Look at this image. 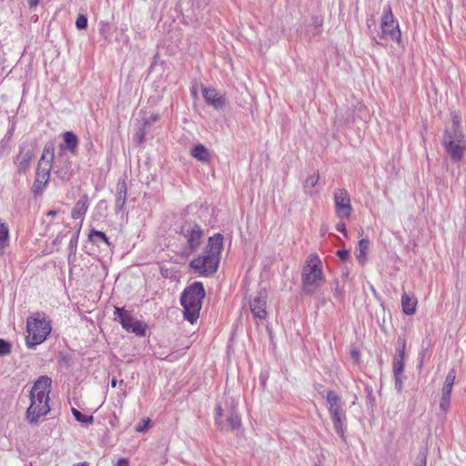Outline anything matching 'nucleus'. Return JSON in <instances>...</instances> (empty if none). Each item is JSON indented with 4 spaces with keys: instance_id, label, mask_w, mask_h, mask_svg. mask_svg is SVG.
Segmentation results:
<instances>
[{
    "instance_id": "obj_1",
    "label": "nucleus",
    "mask_w": 466,
    "mask_h": 466,
    "mask_svg": "<svg viewBox=\"0 0 466 466\" xmlns=\"http://www.w3.org/2000/svg\"><path fill=\"white\" fill-rule=\"evenodd\" d=\"M223 244L224 237L220 233L209 237L204 252L191 260L189 267L201 276H212L218 268Z\"/></svg>"
},
{
    "instance_id": "obj_2",
    "label": "nucleus",
    "mask_w": 466,
    "mask_h": 466,
    "mask_svg": "<svg viewBox=\"0 0 466 466\" xmlns=\"http://www.w3.org/2000/svg\"><path fill=\"white\" fill-rule=\"evenodd\" d=\"M205 296L206 291L204 285L200 281L193 282L181 293L180 304L184 309V319L191 324H194L199 318V312L202 308Z\"/></svg>"
},
{
    "instance_id": "obj_3",
    "label": "nucleus",
    "mask_w": 466,
    "mask_h": 466,
    "mask_svg": "<svg viewBox=\"0 0 466 466\" xmlns=\"http://www.w3.org/2000/svg\"><path fill=\"white\" fill-rule=\"evenodd\" d=\"M324 279L322 262L319 257L315 253L310 254L307 258L301 272L303 292L307 295L315 293L324 281Z\"/></svg>"
},
{
    "instance_id": "obj_4",
    "label": "nucleus",
    "mask_w": 466,
    "mask_h": 466,
    "mask_svg": "<svg viewBox=\"0 0 466 466\" xmlns=\"http://www.w3.org/2000/svg\"><path fill=\"white\" fill-rule=\"evenodd\" d=\"M52 329L51 321L47 319L43 312H35L29 316L26 319L25 343L27 348L35 349V347L43 343Z\"/></svg>"
},
{
    "instance_id": "obj_5",
    "label": "nucleus",
    "mask_w": 466,
    "mask_h": 466,
    "mask_svg": "<svg viewBox=\"0 0 466 466\" xmlns=\"http://www.w3.org/2000/svg\"><path fill=\"white\" fill-rule=\"evenodd\" d=\"M329 404V412L333 427L339 438L346 441L345 431L347 429V416L344 403L340 397L334 391L329 390L326 396Z\"/></svg>"
},
{
    "instance_id": "obj_6",
    "label": "nucleus",
    "mask_w": 466,
    "mask_h": 466,
    "mask_svg": "<svg viewBox=\"0 0 466 466\" xmlns=\"http://www.w3.org/2000/svg\"><path fill=\"white\" fill-rule=\"evenodd\" d=\"M443 147L453 162H459L466 150V140L462 131L445 130Z\"/></svg>"
},
{
    "instance_id": "obj_7",
    "label": "nucleus",
    "mask_w": 466,
    "mask_h": 466,
    "mask_svg": "<svg viewBox=\"0 0 466 466\" xmlns=\"http://www.w3.org/2000/svg\"><path fill=\"white\" fill-rule=\"evenodd\" d=\"M180 234L186 240L183 254L190 255L200 247L204 237V230L197 223L187 222L182 226Z\"/></svg>"
},
{
    "instance_id": "obj_8",
    "label": "nucleus",
    "mask_w": 466,
    "mask_h": 466,
    "mask_svg": "<svg viewBox=\"0 0 466 466\" xmlns=\"http://www.w3.org/2000/svg\"><path fill=\"white\" fill-rule=\"evenodd\" d=\"M30 406L25 411V419L31 425H36L39 419L46 416L50 411L49 397L45 398L42 393L39 396H35V393L29 394Z\"/></svg>"
},
{
    "instance_id": "obj_9",
    "label": "nucleus",
    "mask_w": 466,
    "mask_h": 466,
    "mask_svg": "<svg viewBox=\"0 0 466 466\" xmlns=\"http://www.w3.org/2000/svg\"><path fill=\"white\" fill-rule=\"evenodd\" d=\"M114 315L127 332H132L138 337L146 336L147 325L136 319L124 308L115 307Z\"/></svg>"
},
{
    "instance_id": "obj_10",
    "label": "nucleus",
    "mask_w": 466,
    "mask_h": 466,
    "mask_svg": "<svg viewBox=\"0 0 466 466\" xmlns=\"http://www.w3.org/2000/svg\"><path fill=\"white\" fill-rule=\"evenodd\" d=\"M390 37L391 40L400 43L401 33L399 26V22L394 19L391 7L390 5H386L383 9L381 17V35L380 38Z\"/></svg>"
},
{
    "instance_id": "obj_11",
    "label": "nucleus",
    "mask_w": 466,
    "mask_h": 466,
    "mask_svg": "<svg viewBox=\"0 0 466 466\" xmlns=\"http://www.w3.org/2000/svg\"><path fill=\"white\" fill-rule=\"evenodd\" d=\"M51 167L52 165L50 161H46L45 157L41 156L37 164L35 181L32 186V192L35 196L42 195L44 192L50 178Z\"/></svg>"
},
{
    "instance_id": "obj_12",
    "label": "nucleus",
    "mask_w": 466,
    "mask_h": 466,
    "mask_svg": "<svg viewBox=\"0 0 466 466\" xmlns=\"http://www.w3.org/2000/svg\"><path fill=\"white\" fill-rule=\"evenodd\" d=\"M335 212L340 219L349 218L352 212L350 196L344 188L336 189L334 192Z\"/></svg>"
},
{
    "instance_id": "obj_13",
    "label": "nucleus",
    "mask_w": 466,
    "mask_h": 466,
    "mask_svg": "<svg viewBox=\"0 0 466 466\" xmlns=\"http://www.w3.org/2000/svg\"><path fill=\"white\" fill-rule=\"evenodd\" d=\"M215 421L220 431H226L237 430L241 425L239 416L234 411H231L226 416V419H224L223 409L221 405H217L215 408Z\"/></svg>"
},
{
    "instance_id": "obj_14",
    "label": "nucleus",
    "mask_w": 466,
    "mask_h": 466,
    "mask_svg": "<svg viewBox=\"0 0 466 466\" xmlns=\"http://www.w3.org/2000/svg\"><path fill=\"white\" fill-rule=\"evenodd\" d=\"M268 294L265 289L258 291L257 295L250 299V310L254 318L258 319H265L268 312L266 310Z\"/></svg>"
},
{
    "instance_id": "obj_15",
    "label": "nucleus",
    "mask_w": 466,
    "mask_h": 466,
    "mask_svg": "<svg viewBox=\"0 0 466 466\" xmlns=\"http://www.w3.org/2000/svg\"><path fill=\"white\" fill-rule=\"evenodd\" d=\"M33 157L34 150L29 145L23 144L20 146L19 154L15 161L17 173L25 174L30 167Z\"/></svg>"
},
{
    "instance_id": "obj_16",
    "label": "nucleus",
    "mask_w": 466,
    "mask_h": 466,
    "mask_svg": "<svg viewBox=\"0 0 466 466\" xmlns=\"http://www.w3.org/2000/svg\"><path fill=\"white\" fill-rule=\"evenodd\" d=\"M397 343L398 348L392 361V371L393 373L400 374L404 372L406 341L402 338H398Z\"/></svg>"
},
{
    "instance_id": "obj_17",
    "label": "nucleus",
    "mask_w": 466,
    "mask_h": 466,
    "mask_svg": "<svg viewBox=\"0 0 466 466\" xmlns=\"http://www.w3.org/2000/svg\"><path fill=\"white\" fill-rule=\"evenodd\" d=\"M127 194V177H120L116 186L115 210L119 213L124 210Z\"/></svg>"
},
{
    "instance_id": "obj_18",
    "label": "nucleus",
    "mask_w": 466,
    "mask_h": 466,
    "mask_svg": "<svg viewBox=\"0 0 466 466\" xmlns=\"http://www.w3.org/2000/svg\"><path fill=\"white\" fill-rule=\"evenodd\" d=\"M203 97L206 103L216 109H222L226 106V98L212 87H203Z\"/></svg>"
},
{
    "instance_id": "obj_19",
    "label": "nucleus",
    "mask_w": 466,
    "mask_h": 466,
    "mask_svg": "<svg viewBox=\"0 0 466 466\" xmlns=\"http://www.w3.org/2000/svg\"><path fill=\"white\" fill-rule=\"evenodd\" d=\"M63 143L59 145L60 151L67 150L72 155H76L79 139L77 136L72 131H66L62 135Z\"/></svg>"
},
{
    "instance_id": "obj_20",
    "label": "nucleus",
    "mask_w": 466,
    "mask_h": 466,
    "mask_svg": "<svg viewBox=\"0 0 466 466\" xmlns=\"http://www.w3.org/2000/svg\"><path fill=\"white\" fill-rule=\"evenodd\" d=\"M51 384L52 380L49 377L40 376L34 383L30 394L35 393V396H39L43 393L45 398H47L49 397Z\"/></svg>"
},
{
    "instance_id": "obj_21",
    "label": "nucleus",
    "mask_w": 466,
    "mask_h": 466,
    "mask_svg": "<svg viewBox=\"0 0 466 466\" xmlns=\"http://www.w3.org/2000/svg\"><path fill=\"white\" fill-rule=\"evenodd\" d=\"M88 208V196L84 194L80 199L76 203L72 209L71 216L74 219H78L84 217Z\"/></svg>"
},
{
    "instance_id": "obj_22",
    "label": "nucleus",
    "mask_w": 466,
    "mask_h": 466,
    "mask_svg": "<svg viewBox=\"0 0 466 466\" xmlns=\"http://www.w3.org/2000/svg\"><path fill=\"white\" fill-rule=\"evenodd\" d=\"M190 155L202 163H208L211 159L208 149L202 144L194 146L190 150Z\"/></svg>"
},
{
    "instance_id": "obj_23",
    "label": "nucleus",
    "mask_w": 466,
    "mask_h": 466,
    "mask_svg": "<svg viewBox=\"0 0 466 466\" xmlns=\"http://www.w3.org/2000/svg\"><path fill=\"white\" fill-rule=\"evenodd\" d=\"M401 306L406 315H413L416 311L417 299L404 292L401 296Z\"/></svg>"
},
{
    "instance_id": "obj_24",
    "label": "nucleus",
    "mask_w": 466,
    "mask_h": 466,
    "mask_svg": "<svg viewBox=\"0 0 466 466\" xmlns=\"http://www.w3.org/2000/svg\"><path fill=\"white\" fill-rule=\"evenodd\" d=\"M88 238L94 244H97L99 241H102L106 243L107 246H110L108 238L104 232L100 230L92 228L89 232Z\"/></svg>"
},
{
    "instance_id": "obj_25",
    "label": "nucleus",
    "mask_w": 466,
    "mask_h": 466,
    "mask_svg": "<svg viewBox=\"0 0 466 466\" xmlns=\"http://www.w3.org/2000/svg\"><path fill=\"white\" fill-rule=\"evenodd\" d=\"M55 173L62 179L68 180L71 176V164L66 161L62 167L55 165Z\"/></svg>"
},
{
    "instance_id": "obj_26",
    "label": "nucleus",
    "mask_w": 466,
    "mask_h": 466,
    "mask_svg": "<svg viewBox=\"0 0 466 466\" xmlns=\"http://www.w3.org/2000/svg\"><path fill=\"white\" fill-rule=\"evenodd\" d=\"M451 390H452V389L448 388V387L442 388L441 399V402H440V409L443 412H446L450 407Z\"/></svg>"
},
{
    "instance_id": "obj_27",
    "label": "nucleus",
    "mask_w": 466,
    "mask_h": 466,
    "mask_svg": "<svg viewBox=\"0 0 466 466\" xmlns=\"http://www.w3.org/2000/svg\"><path fill=\"white\" fill-rule=\"evenodd\" d=\"M71 412L74 416V418L82 424H92L94 421V416L93 415H86L82 413L80 410H78L76 408L71 409Z\"/></svg>"
},
{
    "instance_id": "obj_28",
    "label": "nucleus",
    "mask_w": 466,
    "mask_h": 466,
    "mask_svg": "<svg viewBox=\"0 0 466 466\" xmlns=\"http://www.w3.org/2000/svg\"><path fill=\"white\" fill-rule=\"evenodd\" d=\"M331 292L335 299L339 302L343 301L345 297V292L343 288L339 286V279H335L331 284Z\"/></svg>"
},
{
    "instance_id": "obj_29",
    "label": "nucleus",
    "mask_w": 466,
    "mask_h": 466,
    "mask_svg": "<svg viewBox=\"0 0 466 466\" xmlns=\"http://www.w3.org/2000/svg\"><path fill=\"white\" fill-rule=\"evenodd\" d=\"M9 229L5 223L0 222V248H4L8 242Z\"/></svg>"
},
{
    "instance_id": "obj_30",
    "label": "nucleus",
    "mask_w": 466,
    "mask_h": 466,
    "mask_svg": "<svg viewBox=\"0 0 466 466\" xmlns=\"http://www.w3.org/2000/svg\"><path fill=\"white\" fill-rule=\"evenodd\" d=\"M369 248V240L366 238H362L359 241V254L357 255V258L360 261L361 258L366 257V251Z\"/></svg>"
},
{
    "instance_id": "obj_31",
    "label": "nucleus",
    "mask_w": 466,
    "mask_h": 466,
    "mask_svg": "<svg viewBox=\"0 0 466 466\" xmlns=\"http://www.w3.org/2000/svg\"><path fill=\"white\" fill-rule=\"evenodd\" d=\"M42 156L45 157L46 161H50V164L52 165V162L54 160V146H53V144H46Z\"/></svg>"
},
{
    "instance_id": "obj_32",
    "label": "nucleus",
    "mask_w": 466,
    "mask_h": 466,
    "mask_svg": "<svg viewBox=\"0 0 466 466\" xmlns=\"http://www.w3.org/2000/svg\"><path fill=\"white\" fill-rule=\"evenodd\" d=\"M78 238H79V231L73 233V235L70 238L69 244H68L69 255L74 254L76 252V248H77Z\"/></svg>"
},
{
    "instance_id": "obj_33",
    "label": "nucleus",
    "mask_w": 466,
    "mask_h": 466,
    "mask_svg": "<svg viewBox=\"0 0 466 466\" xmlns=\"http://www.w3.org/2000/svg\"><path fill=\"white\" fill-rule=\"evenodd\" d=\"M12 345L4 339H0V356H6L11 353Z\"/></svg>"
},
{
    "instance_id": "obj_34",
    "label": "nucleus",
    "mask_w": 466,
    "mask_h": 466,
    "mask_svg": "<svg viewBox=\"0 0 466 466\" xmlns=\"http://www.w3.org/2000/svg\"><path fill=\"white\" fill-rule=\"evenodd\" d=\"M319 178V173L309 176L304 181V188L307 189L308 187H314L317 185Z\"/></svg>"
},
{
    "instance_id": "obj_35",
    "label": "nucleus",
    "mask_w": 466,
    "mask_h": 466,
    "mask_svg": "<svg viewBox=\"0 0 466 466\" xmlns=\"http://www.w3.org/2000/svg\"><path fill=\"white\" fill-rule=\"evenodd\" d=\"M427 449H421L420 450L418 456H417V461L415 463V466H426L427 465Z\"/></svg>"
},
{
    "instance_id": "obj_36",
    "label": "nucleus",
    "mask_w": 466,
    "mask_h": 466,
    "mask_svg": "<svg viewBox=\"0 0 466 466\" xmlns=\"http://www.w3.org/2000/svg\"><path fill=\"white\" fill-rule=\"evenodd\" d=\"M455 377H456L455 370H451L448 372L447 376H446L443 387H448V388L452 389L453 384H454V380H455Z\"/></svg>"
},
{
    "instance_id": "obj_37",
    "label": "nucleus",
    "mask_w": 466,
    "mask_h": 466,
    "mask_svg": "<svg viewBox=\"0 0 466 466\" xmlns=\"http://www.w3.org/2000/svg\"><path fill=\"white\" fill-rule=\"evenodd\" d=\"M76 26L79 30L86 29L87 17L85 15H78L76 21Z\"/></svg>"
},
{
    "instance_id": "obj_38",
    "label": "nucleus",
    "mask_w": 466,
    "mask_h": 466,
    "mask_svg": "<svg viewBox=\"0 0 466 466\" xmlns=\"http://www.w3.org/2000/svg\"><path fill=\"white\" fill-rule=\"evenodd\" d=\"M151 420L149 418L143 419L137 426L136 431L146 432L148 430Z\"/></svg>"
},
{
    "instance_id": "obj_39",
    "label": "nucleus",
    "mask_w": 466,
    "mask_h": 466,
    "mask_svg": "<svg viewBox=\"0 0 466 466\" xmlns=\"http://www.w3.org/2000/svg\"><path fill=\"white\" fill-rule=\"evenodd\" d=\"M393 374H394V380H395V388L398 391H401L402 388H403V380L405 377L403 376V373H400V374L393 373Z\"/></svg>"
},
{
    "instance_id": "obj_40",
    "label": "nucleus",
    "mask_w": 466,
    "mask_h": 466,
    "mask_svg": "<svg viewBox=\"0 0 466 466\" xmlns=\"http://www.w3.org/2000/svg\"><path fill=\"white\" fill-rule=\"evenodd\" d=\"M446 130L462 131L461 127V118L458 116H454L452 118L451 127L447 128Z\"/></svg>"
},
{
    "instance_id": "obj_41",
    "label": "nucleus",
    "mask_w": 466,
    "mask_h": 466,
    "mask_svg": "<svg viewBox=\"0 0 466 466\" xmlns=\"http://www.w3.org/2000/svg\"><path fill=\"white\" fill-rule=\"evenodd\" d=\"M337 256L339 258L340 260L346 261L350 258V250L348 249H339L337 251Z\"/></svg>"
},
{
    "instance_id": "obj_42",
    "label": "nucleus",
    "mask_w": 466,
    "mask_h": 466,
    "mask_svg": "<svg viewBox=\"0 0 466 466\" xmlns=\"http://www.w3.org/2000/svg\"><path fill=\"white\" fill-rule=\"evenodd\" d=\"M109 30V24L106 22L99 23V32L101 35H106V33Z\"/></svg>"
},
{
    "instance_id": "obj_43",
    "label": "nucleus",
    "mask_w": 466,
    "mask_h": 466,
    "mask_svg": "<svg viewBox=\"0 0 466 466\" xmlns=\"http://www.w3.org/2000/svg\"><path fill=\"white\" fill-rule=\"evenodd\" d=\"M336 229L339 232L343 233L345 236H347V229H346V224L343 221H339L336 224Z\"/></svg>"
},
{
    "instance_id": "obj_44",
    "label": "nucleus",
    "mask_w": 466,
    "mask_h": 466,
    "mask_svg": "<svg viewBox=\"0 0 466 466\" xmlns=\"http://www.w3.org/2000/svg\"><path fill=\"white\" fill-rule=\"evenodd\" d=\"M350 357L355 362H358L360 359V351L357 349L351 350Z\"/></svg>"
},
{
    "instance_id": "obj_45",
    "label": "nucleus",
    "mask_w": 466,
    "mask_h": 466,
    "mask_svg": "<svg viewBox=\"0 0 466 466\" xmlns=\"http://www.w3.org/2000/svg\"><path fill=\"white\" fill-rule=\"evenodd\" d=\"M116 466H129V461L127 458L117 460Z\"/></svg>"
},
{
    "instance_id": "obj_46",
    "label": "nucleus",
    "mask_w": 466,
    "mask_h": 466,
    "mask_svg": "<svg viewBox=\"0 0 466 466\" xmlns=\"http://www.w3.org/2000/svg\"><path fill=\"white\" fill-rule=\"evenodd\" d=\"M367 393H368V399L370 402L371 403L374 400V398L372 396V390L370 388H366Z\"/></svg>"
},
{
    "instance_id": "obj_47",
    "label": "nucleus",
    "mask_w": 466,
    "mask_h": 466,
    "mask_svg": "<svg viewBox=\"0 0 466 466\" xmlns=\"http://www.w3.org/2000/svg\"><path fill=\"white\" fill-rule=\"evenodd\" d=\"M39 3V0H28V5L30 8L35 7Z\"/></svg>"
},
{
    "instance_id": "obj_48",
    "label": "nucleus",
    "mask_w": 466,
    "mask_h": 466,
    "mask_svg": "<svg viewBox=\"0 0 466 466\" xmlns=\"http://www.w3.org/2000/svg\"><path fill=\"white\" fill-rule=\"evenodd\" d=\"M137 137H138V140H139V143H142L143 140L145 139V133L144 131L140 130L137 134Z\"/></svg>"
},
{
    "instance_id": "obj_49",
    "label": "nucleus",
    "mask_w": 466,
    "mask_h": 466,
    "mask_svg": "<svg viewBox=\"0 0 466 466\" xmlns=\"http://www.w3.org/2000/svg\"><path fill=\"white\" fill-rule=\"evenodd\" d=\"M382 38H380V35H378V37H373V41L375 42V44L377 45H380V46H383V43H382Z\"/></svg>"
},
{
    "instance_id": "obj_50",
    "label": "nucleus",
    "mask_w": 466,
    "mask_h": 466,
    "mask_svg": "<svg viewBox=\"0 0 466 466\" xmlns=\"http://www.w3.org/2000/svg\"><path fill=\"white\" fill-rule=\"evenodd\" d=\"M62 238H63V235L58 234L56 236V238L54 239V244H59L62 241Z\"/></svg>"
},
{
    "instance_id": "obj_51",
    "label": "nucleus",
    "mask_w": 466,
    "mask_h": 466,
    "mask_svg": "<svg viewBox=\"0 0 466 466\" xmlns=\"http://www.w3.org/2000/svg\"><path fill=\"white\" fill-rule=\"evenodd\" d=\"M57 213H58L57 210L53 209V210H49L46 215L50 216V217H55V216H56Z\"/></svg>"
},
{
    "instance_id": "obj_52",
    "label": "nucleus",
    "mask_w": 466,
    "mask_h": 466,
    "mask_svg": "<svg viewBox=\"0 0 466 466\" xmlns=\"http://www.w3.org/2000/svg\"><path fill=\"white\" fill-rule=\"evenodd\" d=\"M110 384H111V387H112V388L116 387L117 380H116V378H113V379L111 380Z\"/></svg>"
},
{
    "instance_id": "obj_53",
    "label": "nucleus",
    "mask_w": 466,
    "mask_h": 466,
    "mask_svg": "<svg viewBox=\"0 0 466 466\" xmlns=\"http://www.w3.org/2000/svg\"><path fill=\"white\" fill-rule=\"evenodd\" d=\"M74 466H89V463L86 461H84V462L76 463Z\"/></svg>"
},
{
    "instance_id": "obj_54",
    "label": "nucleus",
    "mask_w": 466,
    "mask_h": 466,
    "mask_svg": "<svg viewBox=\"0 0 466 466\" xmlns=\"http://www.w3.org/2000/svg\"><path fill=\"white\" fill-rule=\"evenodd\" d=\"M61 360L66 363V362L69 360V359H68V357H66V356H63V357L61 358Z\"/></svg>"
},
{
    "instance_id": "obj_55",
    "label": "nucleus",
    "mask_w": 466,
    "mask_h": 466,
    "mask_svg": "<svg viewBox=\"0 0 466 466\" xmlns=\"http://www.w3.org/2000/svg\"><path fill=\"white\" fill-rule=\"evenodd\" d=\"M315 24L316 25H319L317 17H316V20H315Z\"/></svg>"
}]
</instances>
